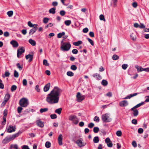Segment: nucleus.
I'll return each mask as SVG.
<instances>
[{
    "mask_svg": "<svg viewBox=\"0 0 149 149\" xmlns=\"http://www.w3.org/2000/svg\"><path fill=\"white\" fill-rule=\"evenodd\" d=\"M62 92L61 90L57 86H55L53 90L49 94L46 101L49 104H53L58 102L59 96Z\"/></svg>",
    "mask_w": 149,
    "mask_h": 149,
    "instance_id": "obj_1",
    "label": "nucleus"
},
{
    "mask_svg": "<svg viewBox=\"0 0 149 149\" xmlns=\"http://www.w3.org/2000/svg\"><path fill=\"white\" fill-rule=\"evenodd\" d=\"M71 47L70 42H65L63 43L61 47V49L62 51H68Z\"/></svg>",
    "mask_w": 149,
    "mask_h": 149,
    "instance_id": "obj_2",
    "label": "nucleus"
},
{
    "mask_svg": "<svg viewBox=\"0 0 149 149\" xmlns=\"http://www.w3.org/2000/svg\"><path fill=\"white\" fill-rule=\"evenodd\" d=\"M68 120L72 122L73 124L77 125L79 122V119L77 117L73 115H71L68 117Z\"/></svg>",
    "mask_w": 149,
    "mask_h": 149,
    "instance_id": "obj_3",
    "label": "nucleus"
},
{
    "mask_svg": "<svg viewBox=\"0 0 149 149\" xmlns=\"http://www.w3.org/2000/svg\"><path fill=\"white\" fill-rule=\"evenodd\" d=\"M19 104L20 105L23 107H26L28 104V100L25 98H23L19 100Z\"/></svg>",
    "mask_w": 149,
    "mask_h": 149,
    "instance_id": "obj_4",
    "label": "nucleus"
},
{
    "mask_svg": "<svg viewBox=\"0 0 149 149\" xmlns=\"http://www.w3.org/2000/svg\"><path fill=\"white\" fill-rule=\"evenodd\" d=\"M109 114L106 113L102 115V118L104 122H108L111 121L112 119L109 117Z\"/></svg>",
    "mask_w": 149,
    "mask_h": 149,
    "instance_id": "obj_5",
    "label": "nucleus"
},
{
    "mask_svg": "<svg viewBox=\"0 0 149 149\" xmlns=\"http://www.w3.org/2000/svg\"><path fill=\"white\" fill-rule=\"evenodd\" d=\"M21 133L22 132L21 131H19L17 133L10 135V141L15 139L16 138L18 137Z\"/></svg>",
    "mask_w": 149,
    "mask_h": 149,
    "instance_id": "obj_6",
    "label": "nucleus"
},
{
    "mask_svg": "<svg viewBox=\"0 0 149 149\" xmlns=\"http://www.w3.org/2000/svg\"><path fill=\"white\" fill-rule=\"evenodd\" d=\"M25 50L23 47H22L18 49L17 50V56L18 58H19V56L21 54L24 52Z\"/></svg>",
    "mask_w": 149,
    "mask_h": 149,
    "instance_id": "obj_7",
    "label": "nucleus"
},
{
    "mask_svg": "<svg viewBox=\"0 0 149 149\" xmlns=\"http://www.w3.org/2000/svg\"><path fill=\"white\" fill-rule=\"evenodd\" d=\"M76 143L79 147H81L84 146L86 144V143L83 142L81 139H79L76 142Z\"/></svg>",
    "mask_w": 149,
    "mask_h": 149,
    "instance_id": "obj_8",
    "label": "nucleus"
},
{
    "mask_svg": "<svg viewBox=\"0 0 149 149\" xmlns=\"http://www.w3.org/2000/svg\"><path fill=\"white\" fill-rule=\"evenodd\" d=\"M77 97L78 102H81L84 100L85 98L84 96H81L79 92H78L77 95Z\"/></svg>",
    "mask_w": 149,
    "mask_h": 149,
    "instance_id": "obj_9",
    "label": "nucleus"
},
{
    "mask_svg": "<svg viewBox=\"0 0 149 149\" xmlns=\"http://www.w3.org/2000/svg\"><path fill=\"white\" fill-rule=\"evenodd\" d=\"M128 105V102L126 100L121 101L119 103V105L122 107H125Z\"/></svg>",
    "mask_w": 149,
    "mask_h": 149,
    "instance_id": "obj_10",
    "label": "nucleus"
},
{
    "mask_svg": "<svg viewBox=\"0 0 149 149\" xmlns=\"http://www.w3.org/2000/svg\"><path fill=\"white\" fill-rule=\"evenodd\" d=\"M10 43L12 45L14 48H17L19 46L18 43L15 40L11 41Z\"/></svg>",
    "mask_w": 149,
    "mask_h": 149,
    "instance_id": "obj_11",
    "label": "nucleus"
},
{
    "mask_svg": "<svg viewBox=\"0 0 149 149\" xmlns=\"http://www.w3.org/2000/svg\"><path fill=\"white\" fill-rule=\"evenodd\" d=\"M36 124L38 126L41 128L44 127V123L40 120H38L36 121Z\"/></svg>",
    "mask_w": 149,
    "mask_h": 149,
    "instance_id": "obj_12",
    "label": "nucleus"
},
{
    "mask_svg": "<svg viewBox=\"0 0 149 149\" xmlns=\"http://www.w3.org/2000/svg\"><path fill=\"white\" fill-rule=\"evenodd\" d=\"M140 93H134L133 94H130L127 95V96L125 97L124 99H130L132 97L134 96H136L138 94H139Z\"/></svg>",
    "mask_w": 149,
    "mask_h": 149,
    "instance_id": "obj_13",
    "label": "nucleus"
},
{
    "mask_svg": "<svg viewBox=\"0 0 149 149\" xmlns=\"http://www.w3.org/2000/svg\"><path fill=\"white\" fill-rule=\"evenodd\" d=\"M63 139V136L61 134L59 135L58 136V143L59 145H62L63 144L62 140Z\"/></svg>",
    "mask_w": 149,
    "mask_h": 149,
    "instance_id": "obj_14",
    "label": "nucleus"
},
{
    "mask_svg": "<svg viewBox=\"0 0 149 149\" xmlns=\"http://www.w3.org/2000/svg\"><path fill=\"white\" fill-rule=\"evenodd\" d=\"M50 84L48 83L44 87L43 90L44 92H46L49 89Z\"/></svg>",
    "mask_w": 149,
    "mask_h": 149,
    "instance_id": "obj_15",
    "label": "nucleus"
},
{
    "mask_svg": "<svg viewBox=\"0 0 149 149\" xmlns=\"http://www.w3.org/2000/svg\"><path fill=\"white\" fill-rule=\"evenodd\" d=\"M33 54H28V55H26L25 56V58L26 59H28L29 58V62H30L33 59Z\"/></svg>",
    "mask_w": 149,
    "mask_h": 149,
    "instance_id": "obj_16",
    "label": "nucleus"
},
{
    "mask_svg": "<svg viewBox=\"0 0 149 149\" xmlns=\"http://www.w3.org/2000/svg\"><path fill=\"white\" fill-rule=\"evenodd\" d=\"M93 76L96 78L97 80H100L102 79L101 76L99 74L96 73L93 74Z\"/></svg>",
    "mask_w": 149,
    "mask_h": 149,
    "instance_id": "obj_17",
    "label": "nucleus"
},
{
    "mask_svg": "<svg viewBox=\"0 0 149 149\" xmlns=\"http://www.w3.org/2000/svg\"><path fill=\"white\" fill-rule=\"evenodd\" d=\"M144 104V102H142L141 103H139V104H137L134 107L132 108L131 109V110H133L134 109H136V108H137Z\"/></svg>",
    "mask_w": 149,
    "mask_h": 149,
    "instance_id": "obj_18",
    "label": "nucleus"
},
{
    "mask_svg": "<svg viewBox=\"0 0 149 149\" xmlns=\"http://www.w3.org/2000/svg\"><path fill=\"white\" fill-rule=\"evenodd\" d=\"M131 111H133L132 113L134 116H136L138 115L139 112L137 109H134L133 110H131Z\"/></svg>",
    "mask_w": 149,
    "mask_h": 149,
    "instance_id": "obj_19",
    "label": "nucleus"
},
{
    "mask_svg": "<svg viewBox=\"0 0 149 149\" xmlns=\"http://www.w3.org/2000/svg\"><path fill=\"white\" fill-rule=\"evenodd\" d=\"M130 37L131 39L133 41L136 40V36L135 33H132L130 35Z\"/></svg>",
    "mask_w": 149,
    "mask_h": 149,
    "instance_id": "obj_20",
    "label": "nucleus"
},
{
    "mask_svg": "<svg viewBox=\"0 0 149 149\" xmlns=\"http://www.w3.org/2000/svg\"><path fill=\"white\" fill-rule=\"evenodd\" d=\"M15 126H10V133L12 132L15 131L16 130Z\"/></svg>",
    "mask_w": 149,
    "mask_h": 149,
    "instance_id": "obj_21",
    "label": "nucleus"
},
{
    "mask_svg": "<svg viewBox=\"0 0 149 149\" xmlns=\"http://www.w3.org/2000/svg\"><path fill=\"white\" fill-rule=\"evenodd\" d=\"M56 8L54 7L51 8L49 10V12L50 13L54 14L56 13Z\"/></svg>",
    "mask_w": 149,
    "mask_h": 149,
    "instance_id": "obj_22",
    "label": "nucleus"
},
{
    "mask_svg": "<svg viewBox=\"0 0 149 149\" xmlns=\"http://www.w3.org/2000/svg\"><path fill=\"white\" fill-rule=\"evenodd\" d=\"M29 43L32 46H34L36 45V42L32 39H29Z\"/></svg>",
    "mask_w": 149,
    "mask_h": 149,
    "instance_id": "obj_23",
    "label": "nucleus"
},
{
    "mask_svg": "<svg viewBox=\"0 0 149 149\" xmlns=\"http://www.w3.org/2000/svg\"><path fill=\"white\" fill-rule=\"evenodd\" d=\"M135 67L137 69L138 72H140L143 71V68L141 67H140L138 65H136Z\"/></svg>",
    "mask_w": 149,
    "mask_h": 149,
    "instance_id": "obj_24",
    "label": "nucleus"
},
{
    "mask_svg": "<svg viewBox=\"0 0 149 149\" xmlns=\"http://www.w3.org/2000/svg\"><path fill=\"white\" fill-rule=\"evenodd\" d=\"M99 137L97 136L94 137L93 138V141L94 143H97L99 141Z\"/></svg>",
    "mask_w": 149,
    "mask_h": 149,
    "instance_id": "obj_25",
    "label": "nucleus"
},
{
    "mask_svg": "<svg viewBox=\"0 0 149 149\" xmlns=\"http://www.w3.org/2000/svg\"><path fill=\"white\" fill-rule=\"evenodd\" d=\"M82 43V41H81V40H79V41H77V42H74L73 43V44L75 46H78L79 45L81 44Z\"/></svg>",
    "mask_w": 149,
    "mask_h": 149,
    "instance_id": "obj_26",
    "label": "nucleus"
},
{
    "mask_svg": "<svg viewBox=\"0 0 149 149\" xmlns=\"http://www.w3.org/2000/svg\"><path fill=\"white\" fill-rule=\"evenodd\" d=\"M101 84L103 86H105L107 85L108 82L107 80L104 79L102 81Z\"/></svg>",
    "mask_w": 149,
    "mask_h": 149,
    "instance_id": "obj_27",
    "label": "nucleus"
},
{
    "mask_svg": "<svg viewBox=\"0 0 149 149\" xmlns=\"http://www.w3.org/2000/svg\"><path fill=\"white\" fill-rule=\"evenodd\" d=\"M13 148L15 149H18V146L17 144H12L10 146V149Z\"/></svg>",
    "mask_w": 149,
    "mask_h": 149,
    "instance_id": "obj_28",
    "label": "nucleus"
},
{
    "mask_svg": "<svg viewBox=\"0 0 149 149\" xmlns=\"http://www.w3.org/2000/svg\"><path fill=\"white\" fill-rule=\"evenodd\" d=\"M65 34V33L64 32H62L61 33H59L57 34V38H61L62 36H64Z\"/></svg>",
    "mask_w": 149,
    "mask_h": 149,
    "instance_id": "obj_29",
    "label": "nucleus"
},
{
    "mask_svg": "<svg viewBox=\"0 0 149 149\" xmlns=\"http://www.w3.org/2000/svg\"><path fill=\"white\" fill-rule=\"evenodd\" d=\"M9 139L8 137H6L2 141V143L4 144L6 143L9 142Z\"/></svg>",
    "mask_w": 149,
    "mask_h": 149,
    "instance_id": "obj_30",
    "label": "nucleus"
},
{
    "mask_svg": "<svg viewBox=\"0 0 149 149\" xmlns=\"http://www.w3.org/2000/svg\"><path fill=\"white\" fill-rule=\"evenodd\" d=\"M16 66L17 68L19 69L20 70H22L23 68V65H20L19 63H18L17 64Z\"/></svg>",
    "mask_w": 149,
    "mask_h": 149,
    "instance_id": "obj_31",
    "label": "nucleus"
},
{
    "mask_svg": "<svg viewBox=\"0 0 149 149\" xmlns=\"http://www.w3.org/2000/svg\"><path fill=\"white\" fill-rule=\"evenodd\" d=\"M71 23V22L70 20H66L64 22L65 24L67 26L70 25Z\"/></svg>",
    "mask_w": 149,
    "mask_h": 149,
    "instance_id": "obj_32",
    "label": "nucleus"
},
{
    "mask_svg": "<svg viewBox=\"0 0 149 149\" xmlns=\"http://www.w3.org/2000/svg\"><path fill=\"white\" fill-rule=\"evenodd\" d=\"M62 109L61 108H60L56 109L55 111V113H58V114H61Z\"/></svg>",
    "mask_w": 149,
    "mask_h": 149,
    "instance_id": "obj_33",
    "label": "nucleus"
},
{
    "mask_svg": "<svg viewBox=\"0 0 149 149\" xmlns=\"http://www.w3.org/2000/svg\"><path fill=\"white\" fill-rule=\"evenodd\" d=\"M48 110L47 108H41L40 110V112L41 113H42L44 112L47 111Z\"/></svg>",
    "mask_w": 149,
    "mask_h": 149,
    "instance_id": "obj_34",
    "label": "nucleus"
},
{
    "mask_svg": "<svg viewBox=\"0 0 149 149\" xmlns=\"http://www.w3.org/2000/svg\"><path fill=\"white\" fill-rule=\"evenodd\" d=\"M43 65L47 66H48L49 65V64L47 63V61L46 59L43 60Z\"/></svg>",
    "mask_w": 149,
    "mask_h": 149,
    "instance_id": "obj_35",
    "label": "nucleus"
},
{
    "mask_svg": "<svg viewBox=\"0 0 149 149\" xmlns=\"http://www.w3.org/2000/svg\"><path fill=\"white\" fill-rule=\"evenodd\" d=\"M67 74L69 76L72 77L74 76V73L71 71H68L67 72Z\"/></svg>",
    "mask_w": 149,
    "mask_h": 149,
    "instance_id": "obj_36",
    "label": "nucleus"
},
{
    "mask_svg": "<svg viewBox=\"0 0 149 149\" xmlns=\"http://www.w3.org/2000/svg\"><path fill=\"white\" fill-rule=\"evenodd\" d=\"M45 146L47 148H49L51 146V143L49 141H47L45 144Z\"/></svg>",
    "mask_w": 149,
    "mask_h": 149,
    "instance_id": "obj_37",
    "label": "nucleus"
},
{
    "mask_svg": "<svg viewBox=\"0 0 149 149\" xmlns=\"http://www.w3.org/2000/svg\"><path fill=\"white\" fill-rule=\"evenodd\" d=\"M119 58V56L116 54H114L112 57V59L114 60H116L118 59Z\"/></svg>",
    "mask_w": 149,
    "mask_h": 149,
    "instance_id": "obj_38",
    "label": "nucleus"
},
{
    "mask_svg": "<svg viewBox=\"0 0 149 149\" xmlns=\"http://www.w3.org/2000/svg\"><path fill=\"white\" fill-rule=\"evenodd\" d=\"M99 129L97 127H95L93 129V131L95 133H97L99 131Z\"/></svg>",
    "mask_w": 149,
    "mask_h": 149,
    "instance_id": "obj_39",
    "label": "nucleus"
},
{
    "mask_svg": "<svg viewBox=\"0 0 149 149\" xmlns=\"http://www.w3.org/2000/svg\"><path fill=\"white\" fill-rule=\"evenodd\" d=\"M17 86L15 85H13L11 87V90L12 92L15 91L17 89Z\"/></svg>",
    "mask_w": 149,
    "mask_h": 149,
    "instance_id": "obj_40",
    "label": "nucleus"
},
{
    "mask_svg": "<svg viewBox=\"0 0 149 149\" xmlns=\"http://www.w3.org/2000/svg\"><path fill=\"white\" fill-rule=\"evenodd\" d=\"M70 69L73 70H75L77 69V67L75 65H71Z\"/></svg>",
    "mask_w": 149,
    "mask_h": 149,
    "instance_id": "obj_41",
    "label": "nucleus"
},
{
    "mask_svg": "<svg viewBox=\"0 0 149 149\" xmlns=\"http://www.w3.org/2000/svg\"><path fill=\"white\" fill-rule=\"evenodd\" d=\"M100 19L101 20H102L104 22H105L106 21L104 17V15H103L102 14H101L100 15Z\"/></svg>",
    "mask_w": 149,
    "mask_h": 149,
    "instance_id": "obj_42",
    "label": "nucleus"
},
{
    "mask_svg": "<svg viewBox=\"0 0 149 149\" xmlns=\"http://www.w3.org/2000/svg\"><path fill=\"white\" fill-rule=\"evenodd\" d=\"M36 31L34 30V29H32L30 30L29 33V35L31 36L35 32H36Z\"/></svg>",
    "mask_w": 149,
    "mask_h": 149,
    "instance_id": "obj_43",
    "label": "nucleus"
},
{
    "mask_svg": "<svg viewBox=\"0 0 149 149\" xmlns=\"http://www.w3.org/2000/svg\"><path fill=\"white\" fill-rule=\"evenodd\" d=\"M51 118L52 119H56L57 118V116L55 114H52L50 115Z\"/></svg>",
    "mask_w": 149,
    "mask_h": 149,
    "instance_id": "obj_44",
    "label": "nucleus"
},
{
    "mask_svg": "<svg viewBox=\"0 0 149 149\" xmlns=\"http://www.w3.org/2000/svg\"><path fill=\"white\" fill-rule=\"evenodd\" d=\"M49 20V19L47 17H45L44 18L43 22L44 23L46 24L47 23Z\"/></svg>",
    "mask_w": 149,
    "mask_h": 149,
    "instance_id": "obj_45",
    "label": "nucleus"
},
{
    "mask_svg": "<svg viewBox=\"0 0 149 149\" xmlns=\"http://www.w3.org/2000/svg\"><path fill=\"white\" fill-rule=\"evenodd\" d=\"M94 120L96 122H99L100 119L99 117L97 116H95L94 118Z\"/></svg>",
    "mask_w": 149,
    "mask_h": 149,
    "instance_id": "obj_46",
    "label": "nucleus"
},
{
    "mask_svg": "<svg viewBox=\"0 0 149 149\" xmlns=\"http://www.w3.org/2000/svg\"><path fill=\"white\" fill-rule=\"evenodd\" d=\"M94 126V124L92 123H91L88 124V127L90 128H92Z\"/></svg>",
    "mask_w": 149,
    "mask_h": 149,
    "instance_id": "obj_47",
    "label": "nucleus"
},
{
    "mask_svg": "<svg viewBox=\"0 0 149 149\" xmlns=\"http://www.w3.org/2000/svg\"><path fill=\"white\" fill-rule=\"evenodd\" d=\"M23 108L22 107H19L17 108V112L18 113H20L22 111V110Z\"/></svg>",
    "mask_w": 149,
    "mask_h": 149,
    "instance_id": "obj_48",
    "label": "nucleus"
},
{
    "mask_svg": "<svg viewBox=\"0 0 149 149\" xmlns=\"http://www.w3.org/2000/svg\"><path fill=\"white\" fill-rule=\"evenodd\" d=\"M14 75L15 77H18L19 76L18 73L16 70H14Z\"/></svg>",
    "mask_w": 149,
    "mask_h": 149,
    "instance_id": "obj_49",
    "label": "nucleus"
},
{
    "mask_svg": "<svg viewBox=\"0 0 149 149\" xmlns=\"http://www.w3.org/2000/svg\"><path fill=\"white\" fill-rule=\"evenodd\" d=\"M87 39L88 40V42L91 43V45L92 46L94 45V43L93 40L89 38H87Z\"/></svg>",
    "mask_w": 149,
    "mask_h": 149,
    "instance_id": "obj_50",
    "label": "nucleus"
},
{
    "mask_svg": "<svg viewBox=\"0 0 149 149\" xmlns=\"http://www.w3.org/2000/svg\"><path fill=\"white\" fill-rule=\"evenodd\" d=\"M9 75V73L8 72H6L4 74L2 75V77L4 78L5 77H8Z\"/></svg>",
    "mask_w": 149,
    "mask_h": 149,
    "instance_id": "obj_51",
    "label": "nucleus"
},
{
    "mask_svg": "<svg viewBox=\"0 0 149 149\" xmlns=\"http://www.w3.org/2000/svg\"><path fill=\"white\" fill-rule=\"evenodd\" d=\"M117 135L118 136H120L122 135V132L121 131H118L116 133Z\"/></svg>",
    "mask_w": 149,
    "mask_h": 149,
    "instance_id": "obj_52",
    "label": "nucleus"
},
{
    "mask_svg": "<svg viewBox=\"0 0 149 149\" xmlns=\"http://www.w3.org/2000/svg\"><path fill=\"white\" fill-rule=\"evenodd\" d=\"M132 123L133 124L136 125L137 124V121L136 119H134L132 120Z\"/></svg>",
    "mask_w": 149,
    "mask_h": 149,
    "instance_id": "obj_53",
    "label": "nucleus"
},
{
    "mask_svg": "<svg viewBox=\"0 0 149 149\" xmlns=\"http://www.w3.org/2000/svg\"><path fill=\"white\" fill-rule=\"evenodd\" d=\"M122 68L124 70H125L128 67V65L127 64H123L122 65Z\"/></svg>",
    "mask_w": 149,
    "mask_h": 149,
    "instance_id": "obj_54",
    "label": "nucleus"
},
{
    "mask_svg": "<svg viewBox=\"0 0 149 149\" xmlns=\"http://www.w3.org/2000/svg\"><path fill=\"white\" fill-rule=\"evenodd\" d=\"M105 96H108L109 97H111L112 96V93L111 92H109L107 93L105 95Z\"/></svg>",
    "mask_w": 149,
    "mask_h": 149,
    "instance_id": "obj_55",
    "label": "nucleus"
},
{
    "mask_svg": "<svg viewBox=\"0 0 149 149\" xmlns=\"http://www.w3.org/2000/svg\"><path fill=\"white\" fill-rule=\"evenodd\" d=\"M60 14L62 16H64L65 14V12L64 10H61L60 12Z\"/></svg>",
    "mask_w": 149,
    "mask_h": 149,
    "instance_id": "obj_56",
    "label": "nucleus"
},
{
    "mask_svg": "<svg viewBox=\"0 0 149 149\" xmlns=\"http://www.w3.org/2000/svg\"><path fill=\"white\" fill-rule=\"evenodd\" d=\"M132 145L134 148L136 147L137 146L136 143L135 141H132Z\"/></svg>",
    "mask_w": 149,
    "mask_h": 149,
    "instance_id": "obj_57",
    "label": "nucleus"
},
{
    "mask_svg": "<svg viewBox=\"0 0 149 149\" xmlns=\"http://www.w3.org/2000/svg\"><path fill=\"white\" fill-rule=\"evenodd\" d=\"M22 83L23 86H26V85L27 84L26 80V79H24L22 81Z\"/></svg>",
    "mask_w": 149,
    "mask_h": 149,
    "instance_id": "obj_58",
    "label": "nucleus"
},
{
    "mask_svg": "<svg viewBox=\"0 0 149 149\" xmlns=\"http://www.w3.org/2000/svg\"><path fill=\"white\" fill-rule=\"evenodd\" d=\"M28 25L30 27H33L34 26V24H33L31 21H29L28 22Z\"/></svg>",
    "mask_w": 149,
    "mask_h": 149,
    "instance_id": "obj_59",
    "label": "nucleus"
},
{
    "mask_svg": "<svg viewBox=\"0 0 149 149\" xmlns=\"http://www.w3.org/2000/svg\"><path fill=\"white\" fill-rule=\"evenodd\" d=\"M78 52V50L76 49H74L72 51V53L73 54H76Z\"/></svg>",
    "mask_w": 149,
    "mask_h": 149,
    "instance_id": "obj_60",
    "label": "nucleus"
},
{
    "mask_svg": "<svg viewBox=\"0 0 149 149\" xmlns=\"http://www.w3.org/2000/svg\"><path fill=\"white\" fill-rule=\"evenodd\" d=\"M143 131V129L142 128H139L138 130V132L139 134L142 133Z\"/></svg>",
    "mask_w": 149,
    "mask_h": 149,
    "instance_id": "obj_61",
    "label": "nucleus"
},
{
    "mask_svg": "<svg viewBox=\"0 0 149 149\" xmlns=\"http://www.w3.org/2000/svg\"><path fill=\"white\" fill-rule=\"evenodd\" d=\"M4 88V85L2 83V81L0 79V88L3 89Z\"/></svg>",
    "mask_w": 149,
    "mask_h": 149,
    "instance_id": "obj_62",
    "label": "nucleus"
},
{
    "mask_svg": "<svg viewBox=\"0 0 149 149\" xmlns=\"http://www.w3.org/2000/svg\"><path fill=\"white\" fill-rule=\"evenodd\" d=\"M139 28L141 29H144L145 28V26L143 24L140 23L139 26Z\"/></svg>",
    "mask_w": 149,
    "mask_h": 149,
    "instance_id": "obj_63",
    "label": "nucleus"
},
{
    "mask_svg": "<svg viewBox=\"0 0 149 149\" xmlns=\"http://www.w3.org/2000/svg\"><path fill=\"white\" fill-rule=\"evenodd\" d=\"M22 149H29L28 146L24 145L23 146Z\"/></svg>",
    "mask_w": 149,
    "mask_h": 149,
    "instance_id": "obj_64",
    "label": "nucleus"
}]
</instances>
